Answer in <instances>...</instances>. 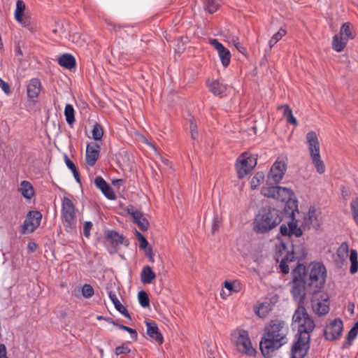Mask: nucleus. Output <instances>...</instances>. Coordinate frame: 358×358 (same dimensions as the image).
Segmentation results:
<instances>
[{
	"instance_id": "1",
	"label": "nucleus",
	"mask_w": 358,
	"mask_h": 358,
	"mask_svg": "<svg viewBox=\"0 0 358 358\" xmlns=\"http://www.w3.org/2000/svg\"><path fill=\"white\" fill-rule=\"evenodd\" d=\"M291 294L297 303L292 316V325L297 327L298 334L310 335L315 327L314 320L308 313L304 306L306 294L318 292L324 287L327 279V268L323 263L311 262L308 266L300 264L292 272Z\"/></svg>"
},
{
	"instance_id": "2",
	"label": "nucleus",
	"mask_w": 358,
	"mask_h": 358,
	"mask_svg": "<svg viewBox=\"0 0 358 358\" xmlns=\"http://www.w3.org/2000/svg\"><path fill=\"white\" fill-rule=\"evenodd\" d=\"M287 327L280 320H271L264 328V333L259 343V348L264 358H271L273 352L287 342Z\"/></svg>"
},
{
	"instance_id": "3",
	"label": "nucleus",
	"mask_w": 358,
	"mask_h": 358,
	"mask_svg": "<svg viewBox=\"0 0 358 358\" xmlns=\"http://www.w3.org/2000/svg\"><path fill=\"white\" fill-rule=\"evenodd\" d=\"M282 212L270 206L262 207L254 221V230L264 234L277 227L282 220Z\"/></svg>"
},
{
	"instance_id": "4",
	"label": "nucleus",
	"mask_w": 358,
	"mask_h": 358,
	"mask_svg": "<svg viewBox=\"0 0 358 358\" xmlns=\"http://www.w3.org/2000/svg\"><path fill=\"white\" fill-rule=\"evenodd\" d=\"M306 140L308 144V149L311 156L313 164L318 173L322 174L325 171V166L323 161L320 159V143L315 131H311L307 133Z\"/></svg>"
},
{
	"instance_id": "5",
	"label": "nucleus",
	"mask_w": 358,
	"mask_h": 358,
	"mask_svg": "<svg viewBox=\"0 0 358 358\" xmlns=\"http://www.w3.org/2000/svg\"><path fill=\"white\" fill-rule=\"evenodd\" d=\"M62 220L65 230L71 232L76 228V208L72 201L64 196L62 203Z\"/></svg>"
},
{
	"instance_id": "6",
	"label": "nucleus",
	"mask_w": 358,
	"mask_h": 358,
	"mask_svg": "<svg viewBox=\"0 0 358 358\" xmlns=\"http://www.w3.org/2000/svg\"><path fill=\"white\" fill-rule=\"evenodd\" d=\"M236 332L235 331L231 336L236 338L234 342L238 351L247 356H255L257 351L252 345L248 331L245 329H238L236 337Z\"/></svg>"
},
{
	"instance_id": "7",
	"label": "nucleus",
	"mask_w": 358,
	"mask_h": 358,
	"mask_svg": "<svg viewBox=\"0 0 358 358\" xmlns=\"http://www.w3.org/2000/svg\"><path fill=\"white\" fill-rule=\"evenodd\" d=\"M257 155L248 152L242 153L237 159L236 169L238 178L241 179L247 176L257 165Z\"/></svg>"
},
{
	"instance_id": "8",
	"label": "nucleus",
	"mask_w": 358,
	"mask_h": 358,
	"mask_svg": "<svg viewBox=\"0 0 358 358\" xmlns=\"http://www.w3.org/2000/svg\"><path fill=\"white\" fill-rule=\"evenodd\" d=\"M310 348V335L296 333L291 347V358H304Z\"/></svg>"
},
{
	"instance_id": "9",
	"label": "nucleus",
	"mask_w": 358,
	"mask_h": 358,
	"mask_svg": "<svg viewBox=\"0 0 358 358\" xmlns=\"http://www.w3.org/2000/svg\"><path fill=\"white\" fill-rule=\"evenodd\" d=\"M42 214L38 210H30L21 227L20 233L27 234L33 233L40 225Z\"/></svg>"
},
{
	"instance_id": "10",
	"label": "nucleus",
	"mask_w": 358,
	"mask_h": 358,
	"mask_svg": "<svg viewBox=\"0 0 358 358\" xmlns=\"http://www.w3.org/2000/svg\"><path fill=\"white\" fill-rule=\"evenodd\" d=\"M343 330V323L340 318H336L324 329V338L333 341L339 338Z\"/></svg>"
},
{
	"instance_id": "11",
	"label": "nucleus",
	"mask_w": 358,
	"mask_h": 358,
	"mask_svg": "<svg viewBox=\"0 0 358 358\" xmlns=\"http://www.w3.org/2000/svg\"><path fill=\"white\" fill-rule=\"evenodd\" d=\"M291 220L287 222V227L286 224H282L280 227V233L283 236H288L291 238L292 235L299 238L303 235L302 229L298 227V220L294 217V219L290 218Z\"/></svg>"
},
{
	"instance_id": "12",
	"label": "nucleus",
	"mask_w": 358,
	"mask_h": 358,
	"mask_svg": "<svg viewBox=\"0 0 358 358\" xmlns=\"http://www.w3.org/2000/svg\"><path fill=\"white\" fill-rule=\"evenodd\" d=\"M287 170V164L282 161H276L271 166L268 174V178H272L276 184L279 183L282 179Z\"/></svg>"
},
{
	"instance_id": "13",
	"label": "nucleus",
	"mask_w": 358,
	"mask_h": 358,
	"mask_svg": "<svg viewBox=\"0 0 358 358\" xmlns=\"http://www.w3.org/2000/svg\"><path fill=\"white\" fill-rule=\"evenodd\" d=\"M101 146L96 142L87 145L85 161L90 166H93L99 157Z\"/></svg>"
},
{
	"instance_id": "14",
	"label": "nucleus",
	"mask_w": 358,
	"mask_h": 358,
	"mask_svg": "<svg viewBox=\"0 0 358 358\" xmlns=\"http://www.w3.org/2000/svg\"><path fill=\"white\" fill-rule=\"evenodd\" d=\"M105 238L108 241L114 248L120 244H124L126 246L129 245V239L125 238L123 235H120L117 231L113 229L105 231Z\"/></svg>"
},
{
	"instance_id": "15",
	"label": "nucleus",
	"mask_w": 358,
	"mask_h": 358,
	"mask_svg": "<svg viewBox=\"0 0 358 358\" xmlns=\"http://www.w3.org/2000/svg\"><path fill=\"white\" fill-rule=\"evenodd\" d=\"M94 185L101 191L107 199L110 200L116 199L115 194L112 187L102 177H96L94 179Z\"/></svg>"
},
{
	"instance_id": "16",
	"label": "nucleus",
	"mask_w": 358,
	"mask_h": 358,
	"mask_svg": "<svg viewBox=\"0 0 358 358\" xmlns=\"http://www.w3.org/2000/svg\"><path fill=\"white\" fill-rule=\"evenodd\" d=\"M145 322L147 326V334L150 337L152 341H155L159 345H162L164 343V338L159 331L157 323L155 321H149L147 320H145Z\"/></svg>"
},
{
	"instance_id": "17",
	"label": "nucleus",
	"mask_w": 358,
	"mask_h": 358,
	"mask_svg": "<svg viewBox=\"0 0 358 358\" xmlns=\"http://www.w3.org/2000/svg\"><path fill=\"white\" fill-rule=\"evenodd\" d=\"M41 87V82L38 78H34L29 81L27 86V93L29 100L34 101L35 99L38 98Z\"/></svg>"
},
{
	"instance_id": "18",
	"label": "nucleus",
	"mask_w": 358,
	"mask_h": 358,
	"mask_svg": "<svg viewBox=\"0 0 358 358\" xmlns=\"http://www.w3.org/2000/svg\"><path fill=\"white\" fill-rule=\"evenodd\" d=\"M285 207L283 209L284 215L287 217L294 219L295 212H299L298 199L297 198L291 199L285 201Z\"/></svg>"
},
{
	"instance_id": "19",
	"label": "nucleus",
	"mask_w": 358,
	"mask_h": 358,
	"mask_svg": "<svg viewBox=\"0 0 358 358\" xmlns=\"http://www.w3.org/2000/svg\"><path fill=\"white\" fill-rule=\"evenodd\" d=\"M108 296L111 301L113 302L115 309L122 315H124L125 317L128 318L129 320H131V315L128 312L127 309L125 306H124L120 301L118 300L116 294L115 292L112 291L108 292Z\"/></svg>"
},
{
	"instance_id": "20",
	"label": "nucleus",
	"mask_w": 358,
	"mask_h": 358,
	"mask_svg": "<svg viewBox=\"0 0 358 358\" xmlns=\"http://www.w3.org/2000/svg\"><path fill=\"white\" fill-rule=\"evenodd\" d=\"M25 3L22 0H17L16 2V8L15 10V20L20 23L23 27H27L28 24H27L26 18H23V15L25 10Z\"/></svg>"
},
{
	"instance_id": "21",
	"label": "nucleus",
	"mask_w": 358,
	"mask_h": 358,
	"mask_svg": "<svg viewBox=\"0 0 358 358\" xmlns=\"http://www.w3.org/2000/svg\"><path fill=\"white\" fill-rule=\"evenodd\" d=\"M291 247L292 251L289 252V253H293L294 259H297L299 262L303 261L306 259L308 252L303 245L301 244L299 246H296L293 244L292 241H291ZM300 264H302V263L299 262L297 266ZM303 265L304 266L303 264Z\"/></svg>"
},
{
	"instance_id": "22",
	"label": "nucleus",
	"mask_w": 358,
	"mask_h": 358,
	"mask_svg": "<svg viewBox=\"0 0 358 358\" xmlns=\"http://www.w3.org/2000/svg\"><path fill=\"white\" fill-rule=\"evenodd\" d=\"M57 60L58 64L66 69H72L75 68L76 65L75 57L69 53L63 54Z\"/></svg>"
},
{
	"instance_id": "23",
	"label": "nucleus",
	"mask_w": 358,
	"mask_h": 358,
	"mask_svg": "<svg viewBox=\"0 0 358 358\" xmlns=\"http://www.w3.org/2000/svg\"><path fill=\"white\" fill-rule=\"evenodd\" d=\"M276 199L282 202L296 198L294 191L287 187L278 186Z\"/></svg>"
},
{
	"instance_id": "24",
	"label": "nucleus",
	"mask_w": 358,
	"mask_h": 358,
	"mask_svg": "<svg viewBox=\"0 0 358 358\" xmlns=\"http://www.w3.org/2000/svg\"><path fill=\"white\" fill-rule=\"evenodd\" d=\"M155 278L156 274L149 265L143 268L141 273V280L143 284H150Z\"/></svg>"
},
{
	"instance_id": "25",
	"label": "nucleus",
	"mask_w": 358,
	"mask_h": 358,
	"mask_svg": "<svg viewBox=\"0 0 358 358\" xmlns=\"http://www.w3.org/2000/svg\"><path fill=\"white\" fill-rule=\"evenodd\" d=\"M338 34L341 36H343V38H345V40L348 41L350 39H353L355 37L353 26L350 22H345L342 24Z\"/></svg>"
},
{
	"instance_id": "26",
	"label": "nucleus",
	"mask_w": 358,
	"mask_h": 358,
	"mask_svg": "<svg viewBox=\"0 0 358 358\" xmlns=\"http://www.w3.org/2000/svg\"><path fill=\"white\" fill-rule=\"evenodd\" d=\"M278 110L282 111L283 117L286 119L288 123L294 126L298 124L297 120L294 117L292 110L288 105H280L278 107Z\"/></svg>"
},
{
	"instance_id": "27",
	"label": "nucleus",
	"mask_w": 358,
	"mask_h": 358,
	"mask_svg": "<svg viewBox=\"0 0 358 358\" xmlns=\"http://www.w3.org/2000/svg\"><path fill=\"white\" fill-rule=\"evenodd\" d=\"M21 194L27 199H30L34 194V190L31 183L27 180H23L20 183Z\"/></svg>"
},
{
	"instance_id": "28",
	"label": "nucleus",
	"mask_w": 358,
	"mask_h": 358,
	"mask_svg": "<svg viewBox=\"0 0 358 358\" xmlns=\"http://www.w3.org/2000/svg\"><path fill=\"white\" fill-rule=\"evenodd\" d=\"M347 43L348 41L338 34L333 37L332 48L335 51L340 52L344 50Z\"/></svg>"
},
{
	"instance_id": "29",
	"label": "nucleus",
	"mask_w": 358,
	"mask_h": 358,
	"mask_svg": "<svg viewBox=\"0 0 358 358\" xmlns=\"http://www.w3.org/2000/svg\"><path fill=\"white\" fill-rule=\"evenodd\" d=\"M132 214L134 215V221L138 227L143 231H147L150 224L148 220L143 217V213H134Z\"/></svg>"
},
{
	"instance_id": "30",
	"label": "nucleus",
	"mask_w": 358,
	"mask_h": 358,
	"mask_svg": "<svg viewBox=\"0 0 358 358\" xmlns=\"http://www.w3.org/2000/svg\"><path fill=\"white\" fill-rule=\"evenodd\" d=\"M209 90L215 96L222 95L227 90L225 85L215 80L208 85Z\"/></svg>"
},
{
	"instance_id": "31",
	"label": "nucleus",
	"mask_w": 358,
	"mask_h": 358,
	"mask_svg": "<svg viewBox=\"0 0 358 358\" xmlns=\"http://www.w3.org/2000/svg\"><path fill=\"white\" fill-rule=\"evenodd\" d=\"M217 52L221 60L222 64L223 65V66L227 67L229 65L231 60L230 51L224 46L221 49L217 50Z\"/></svg>"
},
{
	"instance_id": "32",
	"label": "nucleus",
	"mask_w": 358,
	"mask_h": 358,
	"mask_svg": "<svg viewBox=\"0 0 358 358\" xmlns=\"http://www.w3.org/2000/svg\"><path fill=\"white\" fill-rule=\"evenodd\" d=\"M64 116L66 121L69 126H72L75 122V110L71 104H66L64 108Z\"/></svg>"
},
{
	"instance_id": "33",
	"label": "nucleus",
	"mask_w": 358,
	"mask_h": 358,
	"mask_svg": "<svg viewBox=\"0 0 358 358\" xmlns=\"http://www.w3.org/2000/svg\"><path fill=\"white\" fill-rule=\"evenodd\" d=\"M294 259V257L293 256V253H289V252L286 254L285 257H283L280 263V271L284 274H287L289 272V268L287 264V262H292Z\"/></svg>"
},
{
	"instance_id": "34",
	"label": "nucleus",
	"mask_w": 358,
	"mask_h": 358,
	"mask_svg": "<svg viewBox=\"0 0 358 358\" xmlns=\"http://www.w3.org/2000/svg\"><path fill=\"white\" fill-rule=\"evenodd\" d=\"M314 312L319 316L327 314L330 310L329 304H326L321 301H317L316 304L313 306Z\"/></svg>"
},
{
	"instance_id": "35",
	"label": "nucleus",
	"mask_w": 358,
	"mask_h": 358,
	"mask_svg": "<svg viewBox=\"0 0 358 358\" xmlns=\"http://www.w3.org/2000/svg\"><path fill=\"white\" fill-rule=\"evenodd\" d=\"M224 287L230 292L238 293L242 289V284L237 280L234 281L225 280L224 282Z\"/></svg>"
},
{
	"instance_id": "36",
	"label": "nucleus",
	"mask_w": 358,
	"mask_h": 358,
	"mask_svg": "<svg viewBox=\"0 0 358 358\" xmlns=\"http://www.w3.org/2000/svg\"><path fill=\"white\" fill-rule=\"evenodd\" d=\"M358 335V330L352 327L346 336V341L343 343L342 349H347L352 345L353 341Z\"/></svg>"
},
{
	"instance_id": "37",
	"label": "nucleus",
	"mask_w": 358,
	"mask_h": 358,
	"mask_svg": "<svg viewBox=\"0 0 358 358\" xmlns=\"http://www.w3.org/2000/svg\"><path fill=\"white\" fill-rule=\"evenodd\" d=\"M358 254L357 250H351L350 254V260L351 262V266L350 268V272L352 274H355L358 270Z\"/></svg>"
},
{
	"instance_id": "38",
	"label": "nucleus",
	"mask_w": 358,
	"mask_h": 358,
	"mask_svg": "<svg viewBox=\"0 0 358 358\" xmlns=\"http://www.w3.org/2000/svg\"><path fill=\"white\" fill-rule=\"evenodd\" d=\"M220 6L218 0H206L205 9L210 14L214 13Z\"/></svg>"
},
{
	"instance_id": "39",
	"label": "nucleus",
	"mask_w": 358,
	"mask_h": 358,
	"mask_svg": "<svg viewBox=\"0 0 358 358\" xmlns=\"http://www.w3.org/2000/svg\"><path fill=\"white\" fill-rule=\"evenodd\" d=\"M92 138L95 141H100L103 136V127L99 123H95L92 131Z\"/></svg>"
},
{
	"instance_id": "40",
	"label": "nucleus",
	"mask_w": 358,
	"mask_h": 358,
	"mask_svg": "<svg viewBox=\"0 0 358 358\" xmlns=\"http://www.w3.org/2000/svg\"><path fill=\"white\" fill-rule=\"evenodd\" d=\"M264 180V173L262 171L257 172L251 180L252 189H255L259 186Z\"/></svg>"
},
{
	"instance_id": "41",
	"label": "nucleus",
	"mask_w": 358,
	"mask_h": 358,
	"mask_svg": "<svg viewBox=\"0 0 358 358\" xmlns=\"http://www.w3.org/2000/svg\"><path fill=\"white\" fill-rule=\"evenodd\" d=\"M138 299L140 305L143 308H148L150 306V299L147 292L141 290L138 293Z\"/></svg>"
},
{
	"instance_id": "42",
	"label": "nucleus",
	"mask_w": 358,
	"mask_h": 358,
	"mask_svg": "<svg viewBox=\"0 0 358 358\" xmlns=\"http://www.w3.org/2000/svg\"><path fill=\"white\" fill-rule=\"evenodd\" d=\"M278 188V186L263 187L262 189V194L268 198L276 199Z\"/></svg>"
},
{
	"instance_id": "43",
	"label": "nucleus",
	"mask_w": 358,
	"mask_h": 358,
	"mask_svg": "<svg viewBox=\"0 0 358 358\" xmlns=\"http://www.w3.org/2000/svg\"><path fill=\"white\" fill-rule=\"evenodd\" d=\"M189 129L191 134V138L193 140H196L198 138L199 133L197 131V124L194 116L190 115V118L189 120Z\"/></svg>"
},
{
	"instance_id": "44",
	"label": "nucleus",
	"mask_w": 358,
	"mask_h": 358,
	"mask_svg": "<svg viewBox=\"0 0 358 358\" xmlns=\"http://www.w3.org/2000/svg\"><path fill=\"white\" fill-rule=\"evenodd\" d=\"M322 288L323 287L320 289L318 292L312 294L313 296V299H312L313 303L315 301V299L321 302H327L329 300V294L327 292H321Z\"/></svg>"
},
{
	"instance_id": "45",
	"label": "nucleus",
	"mask_w": 358,
	"mask_h": 358,
	"mask_svg": "<svg viewBox=\"0 0 358 358\" xmlns=\"http://www.w3.org/2000/svg\"><path fill=\"white\" fill-rule=\"evenodd\" d=\"M94 289L92 285L85 284L82 287V294L85 298L89 299L94 295Z\"/></svg>"
},
{
	"instance_id": "46",
	"label": "nucleus",
	"mask_w": 358,
	"mask_h": 358,
	"mask_svg": "<svg viewBox=\"0 0 358 358\" xmlns=\"http://www.w3.org/2000/svg\"><path fill=\"white\" fill-rule=\"evenodd\" d=\"M118 328L120 329H122V330H124V331H127L128 333H129L131 334V338L134 341H136L138 340V334H137V331L136 329H132L129 327H127V326H125L124 324H120V325H118Z\"/></svg>"
},
{
	"instance_id": "47",
	"label": "nucleus",
	"mask_w": 358,
	"mask_h": 358,
	"mask_svg": "<svg viewBox=\"0 0 358 358\" xmlns=\"http://www.w3.org/2000/svg\"><path fill=\"white\" fill-rule=\"evenodd\" d=\"M109 26L111 27L112 29L120 36H122V31H123L124 29L128 27L127 25H122L114 22L109 23Z\"/></svg>"
},
{
	"instance_id": "48",
	"label": "nucleus",
	"mask_w": 358,
	"mask_h": 358,
	"mask_svg": "<svg viewBox=\"0 0 358 358\" xmlns=\"http://www.w3.org/2000/svg\"><path fill=\"white\" fill-rule=\"evenodd\" d=\"M353 219L358 217V197L352 200L350 203Z\"/></svg>"
},
{
	"instance_id": "49",
	"label": "nucleus",
	"mask_w": 358,
	"mask_h": 358,
	"mask_svg": "<svg viewBox=\"0 0 358 358\" xmlns=\"http://www.w3.org/2000/svg\"><path fill=\"white\" fill-rule=\"evenodd\" d=\"M130 352L131 350L126 345V343H122V345L117 347L115 350L116 355H120L122 354L127 355Z\"/></svg>"
},
{
	"instance_id": "50",
	"label": "nucleus",
	"mask_w": 358,
	"mask_h": 358,
	"mask_svg": "<svg viewBox=\"0 0 358 358\" xmlns=\"http://www.w3.org/2000/svg\"><path fill=\"white\" fill-rule=\"evenodd\" d=\"M308 219L310 224H313L314 221L317 222V216H316V210L315 208L311 207L309 208L308 213Z\"/></svg>"
},
{
	"instance_id": "51",
	"label": "nucleus",
	"mask_w": 358,
	"mask_h": 358,
	"mask_svg": "<svg viewBox=\"0 0 358 358\" xmlns=\"http://www.w3.org/2000/svg\"><path fill=\"white\" fill-rule=\"evenodd\" d=\"M0 87L7 95H10L12 93L10 85L1 78H0Z\"/></svg>"
},
{
	"instance_id": "52",
	"label": "nucleus",
	"mask_w": 358,
	"mask_h": 358,
	"mask_svg": "<svg viewBox=\"0 0 358 358\" xmlns=\"http://www.w3.org/2000/svg\"><path fill=\"white\" fill-rule=\"evenodd\" d=\"M93 224L90 221H86L83 226V234L85 237L88 238L90 236V231Z\"/></svg>"
},
{
	"instance_id": "53",
	"label": "nucleus",
	"mask_w": 358,
	"mask_h": 358,
	"mask_svg": "<svg viewBox=\"0 0 358 358\" xmlns=\"http://www.w3.org/2000/svg\"><path fill=\"white\" fill-rule=\"evenodd\" d=\"M220 226V221L219 220L218 217L215 216L213 220L212 229H211L212 234H214L216 231H218Z\"/></svg>"
},
{
	"instance_id": "54",
	"label": "nucleus",
	"mask_w": 358,
	"mask_h": 358,
	"mask_svg": "<svg viewBox=\"0 0 358 358\" xmlns=\"http://www.w3.org/2000/svg\"><path fill=\"white\" fill-rule=\"evenodd\" d=\"M64 159L66 165L71 171H73L77 168L74 162L71 161L66 154L64 155Z\"/></svg>"
},
{
	"instance_id": "55",
	"label": "nucleus",
	"mask_w": 358,
	"mask_h": 358,
	"mask_svg": "<svg viewBox=\"0 0 358 358\" xmlns=\"http://www.w3.org/2000/svg\"><path fill=\"white\" fill-rule=\"evenodd\" d=\"M286 33H287V31H286V30H285V29H283V28H280V29H279V31H278L277 33H275V34H273V36H272V38H273L274 40H275V41H277V42H278V41H280V40L282 38V37L283 36H285V35L286 34Z\"/></svg>"
},
{
	"instance_id": "56",
	"label": "nucleus",
	"mask_w": 358,
	"mask_h": 358,
	"mask_svg": "<svg viewBox=\"0 0 358 358\" xmlns=\"http://www.w3.org/2000/svg\"><path fill=\"white\" fill-rule=\"evenodd\" d=\"M209 43L212 45L217 50L221 49L224 45L218 41L216 38H211L209 40Z\"/></svg>"
},
{
	"instance_id": "57",
	"label": "nucleus",
	"mask_w": 358,
	"mask_h": 358,
	"mask_svg": "<svg viewBox=\"0 0 358 358\" xmlns=\"http://www.w3.org/2000/svg\"><path fill=\"white\" fill-rule=\"evenodd\" d=\"M138 241L140 242L139 248L141 250H145V249H147L148 248L150 247L148 245L149 243L147 241V239L145 238V236H143L141 239H139Z\"/></svg>"
},
{
	"instance_id": "58",
	"label": "nucleus",
	"mask_w": 358,
	"mask_h": 358,
	"mask_svg": "<svg viewBox=\"0 0 358 358\" xmlns=\"http://www.w3.org/2000/svg\"><path fill=\"white\" fill-rule=\"evenodd\" d=\"M144 250L145 257L148 258L150 262H154L152 248L151 247H149Z\"/></svg>"
},
{
	"instance_id": "59",
	"label": "nucleus",
	"mask_w": 358,
	"mask_h": 358,
	"mask_svg": "<svg viewBox=\"0 0 358 358\" xmlns=\"http://www.w3.org/2000/svg\"><path fill=\"white\" fill-rule=\"evenodd\" d=\"M0 358H8L6 348L4 344H0Z\"/></svg>"
},
{
	"instance_id": "60",
	"label": "nucleus",
	"mask_w": 358,
	"mask_h": 358,
	"mask_svg": "<svg viewBox=\"0 0 358 358\" xmlns=\"http://www.w3.org/2000/svg\"><path fill=\"white\" fill-rule=\"evenodd\" d=\"M37 248V244L34 241H29L27 244V250L31 252H34L36 250Z\"/></svg>"
},
{
	"instance_id": "61",
	"label": "nucleus",
	"mask_w": 358,
	"mask_h": 358,
	"mask_svg": "<svg viewBox=\"0 0 358 358\" xmlns=\"http://www.w3.org/2000/svg\"><path fill=\"white\" fill-rule=\"evenodd\" d=\"M141 211L140 210H135L134 209V206H129L127 208V213L131 216V217L133 218V216L134 215L132 213H141Z\"/></svg>"
},
{
	"instance_id": "62",
	"label": "nucleus",
	"mask_w": 358,
	"mask_h": 358,
	"mask_svg": "<svg viewBox=\"0 0 358 358\" xmlns=\"http://www.w3.org/2000/svg\"><path fill=\"white\" fill-rule=\"evenodd\" d=\"M77 182L81 184L80 176L77 168L71 171Z\"/></svg>"
},
{
	"instance_id": "63",
	"label": "nucleus",
	"mask_w": 358,
	"mask_h": 358,
	"mask_svg": "<svg viewBox=\"0 0 358 358\" xmlns=\"http://www.w3.org/2000/svg\"><path fill=\"white\" fill-rule=\"evenodd\" d=\"M104 320L106 322H107L109 324H112L115 326H116L117 327H118V325H120V324H119L118 322H117L116 321H115L113 318L111 317H106V318H104Z\"/></svg>"
},
{
	"instance_id": "64",
	"label": "nucleus",
	"mask_w": 358,
	"mask_h": 358,
	"mask_svg": "<svg viewBox=\"0 0 358 358\" xmlns=\"http://www.w3.org/2000/svg\"><path fill=\"white\" fill-rule=\"evenodd\" d=\"M236 48H237V50L243 53V54H245V52L246 51V49L243 46L241 45L239 43H237L236 45H235Z\"/></svg>"
}]
</instances>
